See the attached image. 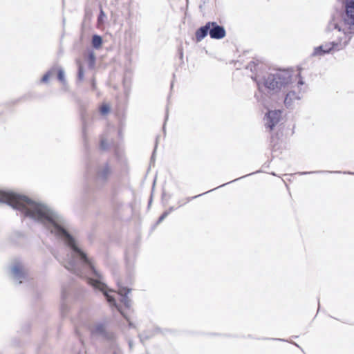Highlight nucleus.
I'll list each match as a JSON object with an SVG mask.
<instances>
[{"mask_svg":"<svg viewBox=\"0 0 354 354\" xmlns=\"http://www.w3.org/2000/svg\"><path fill=\"white\" fill-rule=\"evenodd\" d=\"M0 202L6 203L20 211L25 216L38 221H48L53 223L48 209L24 196L0 192Z\"/></svg>","mask_w":354,"mask_h":354,"instance_id":"1","label":"nucleus"},{"mask_svg":"<svg viewBox=\"0 0 354 354\" xmlns=\"http://www.w3.org/2000/svg\"><path fill=\"white\" fill-rule=\"evenodd\" d=\"M252 79L257 83L259 88L262 86L271 91H287L292 83V74L290 71H282L276 74L266 71L257 73Z\"/></svg>","mask_w":354,"mask_h":354,"instance_id":"2","label":"nucleus"},{"mask_svg":"<svg viewBox=\"0 0 354 354\" xmlns=\"http://www.w3.org/2000/svg\"><path fill=\"white\" fill-rule=\"evenodd\" d=\"M343 28H344V22L343 21ZM343 37H341L337 41H333L330 44H326L325 45H322L319 47L315 48L314 55H323L325 53H329L332 50H339L345 48L349 43L351 40L350 35H353V33H348L344 30Z\"/></svg>","mask_w":354,"mask_h":354,"instance_id":"3","label":"nucleus"},{"mask_svg":"<svg viewBox=\"0 0 354 354\" xmlns=\"http://www.w3.org/2000/svg\"><path fill=\"white\" fill-rule=\"evenodd\" d=\"M53 225L55 227V233L58 235L63 236L66 239L68 245L77 253L79 254L80 258L83 260V261L88 264L91 269H93V266L92 265L91 261L87 258L85 253L81 251L76 245L75 240L67 232L66 230L63 227H60L56 223H53Z\"/></svg>","mask_w":354,"mask_h":354,"instance_id":"4","label":"nucleus"},{"mask_svg":"<svg viewBox=\"0 0 354 354\" xmlns=\"http://www.w3.org/2000/svg\"><path fill=\"white\" fill-rule=\"evenodd\" d=\"M344 30L354 33V0H346L344 16Z\"/></svg>","mask_w":354,"mask_h":354,"instance_id":"5","label":"nucleus"},{"mask_svg":"<svg viewBox=\"0 0 354 354\" xmlns=\"http://www.w3.org/2000/svg\"><path fill=\"white\" fill-rule=\"evenodd\" d=\"M209 24V34L211 38L220 39L225 37L226 32L223 27L218 26L216 22Z\"/></svg>","mask_w":354,"mask_h":354,"instance_id":"6","label":"nucleus"},{"mask_svg":"<svg viewBox=\"0 0 354 354\" xmlns=\"http://www.w3.org/2000/svg\"><path fill=\"white\" fill-rule=\"evenodd\" d=\"M88 283L90 285H91L93 288L102 291L104 293V295H105V297H106V299L109 303H110L111 304L115 305V299L112 296L109 295V293L107 292V287L104 283H102L101 281H100L98 280L92 279H88Z\"/></svg>","mask_w":354,"mask_h":354,"instance_id":"7","label":"nucleus"},{"mask_svg":"<svg viewBox=\"0 0 354 354\" xmlns=\"http://www.w3.org/2000/svg\"><path fill=\"white\" fill-rule=\"evenodd\" d=\"M281 117L280 111H270L267 114L268 122L266 127L272 131L274 127L279 122Z\"/></svg>","mask_w":354,"mask_h":354,"instance_id":"8","label":"nucleus"},{"mask_svg":"<svg viewBox=\"0 0 354 354\" xmlns=\"http://www.w3.org/2000/svg\"><path fill=\"white\" fill-rule=\"evenodd\" d=\"M209 30V24L207 23L204 26L198 28L195 33L196 41L197 42L201 41L203 38H205Z\"/></svg>","mask_w":354,"mask_h":354,"instance_id":"9","label":"nucleus"},{"mask_svg":"<svg viewBox=\"0 0 354 354\" xmlns=\"http://www.w3.org/2000/svg\"><path fill=\"white\" fill-rule=\"evenodd\" d=\"M111 168L106 165L102 170H100L97 175L102 179L106 180L111 174Z\"/></svg>","mask_w":354,"mask_h":354,"instance_id":"10","label":"nucleus"},{"mask_svg":"<svg viewBox=\"0 0 354 354\" xmlns=\"http://www.w3.org/2000/svg\"><path fill=\"white\" fill-rule=\"evenodd\" d=\"M297 96L295 93L294 92H289L287 93L285 100H284V104L286 106H289L291 105L292 102L293 100L297 99Z\"/></svg>","mask_w":354,"mask_h":354,"instance_id":"11","label":"nucleus"},{"mask_svg":"<svg viewBox=\"0 0 354 354\" xmlns=\"http://www.w3.org/2000/svg\"><path fill=\"white\" fill-rule=\"evenodd\" d=\"M87 62L90 68H93L95 64V56L93 52L88 53L86 56Z\"/></svg>","mask_w":354,"mask_h":354,"instance_id":"12","label":"nucleus"},{"mask_svg":"<svg viewBox=\"0 0 354 354\" xmlns=\"http://www.w3.org/2000/svg\"><path fill=\"white\" fill-rule=\"evenodd\" d=\"M102 37L99 35H94L92 38V44L95 48H100L102 45Z\"/></svg>","mask_w":354,"mask_h":354,"instance_id":"13","label":"nucleus"},{"mask_svg":"<svg viewBox=\"0 0 354 354\" xmlns=\"http://www.w3.org/2000/svg\"><path fill=\"white\" fill-rule=\"evenodd\" d=\"M100 112L103 115L108 114L110 112L109 104L106 103H103L100 107Z\"/></svg>","mask_w":354,"mask_h":354,"instance_id":"14","label":"nucleus"},{"mask_svg":"<svg viewBox=\"0 0 354 354\" xmlns=\"http://www.w3.org/2000/svg\"><path fill=\"white\" fill-rule=\"evenodd\" d=\"M12 272L16 276H21L23 274V268L21 266H15L12 268Z\"/></svg>","mask_w":354,"mask_h":354,"instance_id":"15","label":"nucleus"},{"mask_svg":"<svg viewBox=\"0 0 354 354\" xmlns=\"http://www.w3.org/2000/svg\"><path fill=\"white\" fill-rule=\"evenodd\" d=\"M84 69L82 64H79V68H78V78L80 80H82L84 79Z\"/></svg>","mask_w":354,"mask_h":354,"instance_id":"16","label":"nucleus"},{"mask_svg":"<svg viewBox=\"0 0 354 354\" xmlns=\"http://www.w3.org/2000/svg\"><path fill=\"white\" fill-rule=\"evenodd\" d=\"M100 147L102 150H106L108 147V143L107 141L102 138L100 140Z\"/></svg>","mask_w":354,"mask_h":354,"instance_id":"17","label":"nucleus"},{"mask_svg":"<svg viewBox=\"0 0 354 354\" xmlns=\"http://www.w3.org/2000/svg\"><path fill=\"white\" fill-rule=\"evenodd\" d=\"M57 78H58V80L60 82H64V71L62 70H59L58 71Z\"/></svg>","mask_w":354,"mask_h":354,"instance_id":"18","label":"nucleus"},{"mask_svg":"<svg viewBox=\"0 0 354 354\" xmlns=\"http://www.w3.org/2000/svg\"><path fill=\"white\" fill-rule=\"evenodd\" d=\"M50 77V72H48V73H46V74L42 77V78H41V82H44V83L47 82L48 81V80H49Z\"/></svg>","mask_w":354,"mask_h":354,"instance_id":"19","label":"nucleus"},{"mask_svg":"<svg viewBox=\"0 0 354 354\" xmlns=\"http://www.w3.org/2000/svg\"><path fill=\"white\" fill-rule=\"evenodd\" d=\"M168 215V213L167 212H164L159 218L158 219V223H160L162 222L166 217Z\"/></svg>","mask_w":354,"mask_h":354,"instance_id":"20","label":"nucleus"},{"mask_svg":"<svg viewBox=\"0 0 354 354\" xmlns=\"http://www.w3.org/2000/svg\"><path fill=\"white\" fill-rule=\"evenodd\" d=\"M298 84H300V85H302L304 84L302 80H299V82H298Z\"/></svg>","mask_w":354,"mask_h":354,"instance_id":"21","label":"nucleus"},{"mask_svg":"<svg viewBox=\"0 0 354 354\" xmlns=\"http://www.w3.org/2000/svg\"><path fill=\"white\" fill-rule=\"evenodd\" d=\"M196 198V196L192 198H187V202H189L192 199Z\"/></svg>","mask_w":354,"mask_h":354,"instance_id":"22","label":"nucleus"}]
</instances>
